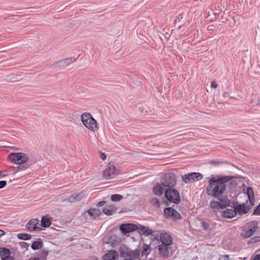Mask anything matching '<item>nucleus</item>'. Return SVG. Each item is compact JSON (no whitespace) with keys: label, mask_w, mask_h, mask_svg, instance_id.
Wrapping results in <instances>:
<instances>
[{"label":"nucleus","mask_w":260,"mask_h":260,"mask_svg":"<svg viewBox=\"0 0 260 260\" xmlns=\"http://www.w3.org/2000/svg\"><path fill=\"white\" fill-rule=\"evenodd\" d=\"M233 178L231 176H225L218 178H212L209 181V185L207 187V194L214 197L219 199L226 188V183H229Z\"/></svg>","instance_id":"obj_1"},{"label":"nucleus","mask_w":260,"mask_h":260,"mask_svg":"<svg viewBox=\"0 0 260 260\" xmlns=\"http://www.w3.org/2000/svg\"><path fill=\"white\" fill-rule=\"evenodd\" d=\"M7 159L14 164H24L19 167V169L21 170L27 169L31 164L27 163L29 160L28 157L26 154L22 152L11 153L8 156Z\"/></svg>","instance_id":"obj_2"},{"label":"nucleus","mask_w":260,"mask_h":260,"mask_svg":"<svg viewBox=\"0 0 260 260\" xmlns=\"http://www.w3.org/2000/svg\"><path fill=\"white\" fill-rule=\"evenodd\" d=\"M81 121L84 125L92 131H96L99 129L96 121L89 113H84L81 115Z\"/></svg>","instance_id":"obj_3"},{"label":"nucleus","mask_w":260,"mask_h":260,"mask_svg":"<svg viewBox=\"0 0 260 260\" xmlns=\"http://www.w3.org/2000/svg\"><path fill=\"white\" fill-rule=\"evenodd\" d=\"M257 229V222L251 221L246 223L243 227L241 235L244 238H248L252 236Z\"/></svg>","instance_id":"obj_4"},{"label":"nucleus","mask_w":260,"mask_h":260,"mask_svg":"<svg viewBox=\"0 0 260 260\" xmlns=\"http://www.w3.org/2000/svg\"><path fill=\"white\" fill-rule=\"evenodd\" d=\"M160 182L164 187L172 188L175 186L176 179L174 173H168L163 174L160 178Z\"/></svg>","instance_id":"obj_5"},{"label":"nucleus","mask_w":260,"mask_h":260,"mask_svg":"<svg viewBox=\"0 0 260 260\" xmlns=\"http://www.w3.org/2000/svg\"><path fill=\"white\" fill-rule=\"evenodd\" d=\"M165 196L170 202L176 204H178L180 202V197L178 191L172 187L165 190Z\"/></svg>","instance_id":"obj_6"},{"label":"nucleus","mask_w":260,"mask_h":260,"mask_svg":"<svg viewBox=\"0 0 260 260\" xmlns=\"http://www.w3.org/2000/svg\"><path fill=\"white\" fill-rule=\"evenodd\" d=\"M120 254L122 257L128 260H136L139 257L140 252L138 249L131 250L125 247L121 249Z\"/></svg>","instance_id":"obj_7"},{"label":"nucleus","mask_w":260,"mask_h":260,"mask_svg":"<svg viewBox=\"0 0 260 260\" xmlns=\"http://www.w3.org/2000/svg\"><path fill=\"white\" fill-rule=\"evenodd\" d=\"M203 176L199 173L192 172L182 176V179L186 183L201 180Z\"/></svg>","instance_id":"obj_8"},{"label":"nucleus","mask_w":260,"mask_h":260,"mask_svg":"<svg viewBox=\"0 0 260 260\" xmlns=\"http://www.w3.org/2000/svg\"><path fill=\"white\" fill-rule=\"evenodd\" d=\"M118 174L114 165L109 164L103 172V177L106 179L114 178Z\"/></svg>","instance_id":"obj_9"},{"label":"nucleus","mask_w":260,"mask_h":260,"mask_svg":"<svg viewBox=\"0 0 260 260\" xmlns=\"http://www.w3.org/2000/svg\"><path fill=\"white\" fill-rule=\"evenodd\" d=\"M137 229L138 225L133 223L122 224L120 226V230L124 234L135 231L137 230Z\"/></svg>","instance_id":"obj_10"},{"label":"nucleus","mask_w":260,"mask_h":260,"mask_svg":"<svg viewBox=\"0 0 260 260\" xmlns=\"http://www.w3.org/2000/svg\"><path fill=\"white\" fill-rule=\"evenodd\" d=\"M27 229L30 231H38L41 230L39 226V220L38 219L30 220L26 225Z\"/></svg>","instance_id":"obj_11"},{"label":"nucleus","mask_w":260,"mask_h":260,"mask_svg":"<svg viewBox=\"0 0 260 260\" xmlns=\"http://www.w3.org/2000/svg\"><path fill=\"white\" fill-rule=\"evenodd\" d=\"M75 60L76 59L75 57L64 58L54 62L52 64V66L53 68H56L57 67H66L74 62Z\"/></svg>","instance_id":"obj_12"},{"label":"nucleus","mask_w":260,"mask_h":260,"mask_svg":"<svg viewBox=\"0 0 260 260\" xmlns=\"http://www.w3.org/2000/svg\"><path fill=\"white\" fill-rule=\"evenodd\" d=\"M160 240L161 243L160 245H165L167 246H170L173 241L171 236L167 233H160Z\"/></svg>","instance_id":"obj_13"},{"label":"nucleus","mask_w":260,"mask_h":260,"mask_svg":"<svg viewBox=\"0 0 260 260\" xmlns=\"http://www.w3.org/2000/svg\"><path fill=\"white\" fill-rule=\"evenodd\" d=\"M169 246L165 245H159L158 246V250L161 257L166 258L169 256Z\"/></svg>","instance_id":"obj_14"},{"label":"nucleus","mask_w":260,"mask_h":260,"mask_svg":"<svg viewBox=\"0 0 260 260\" xmlns=\"http://www.w3.org/2000/svg\"><path fill=\"white\" fill-rule=\"evenodd\" d=\"M118 257V252L114 250L108 251V252L106 253L103 256L104 260H117Z\"/></svg>","instance_id":"obj_15"},{"label":"nucleus","mask_w":260,"mask_h":260,"mask_svg":"<svg viewBox=\"0 0 260 260\" xmlns=\"http://www.w3.org/2000/svg\"><path fill=\"white\" fill-rule=\"evenodd\" d=\"M236 215V211L235 209H227L222 211V216L224 218H232Z\"/></svg>","instance_id":"obj_16"},{"label":"nucleus","mask_w":260,"mask_h":260,"mask_svg":"<svg viewBox=\"0 0 260 260\" xmlns=\"http://www.w3.org/2000/svg\"><path fill=\"white\" fill-rule=\"evenodd\" d=\"M164 186L161 183H157L153 188V193L157 196H161L164 192Z\"/></svg>","instance_id":"obj_17"},{"label":"nucleus","mask_w":260,"mask_h":260,"mask_svg":"<svg viewBox=\"0 0 260 260\" xmlns=\"http://www.w3.org/2000/svg\"><path fill=\"white\" fill-rule=\"evenodd\" d=\"M234 209L236 211V214L239 213L241 215L245 214L248 212V209L244 204L235 205Z\"/></svg>","instance_id":"obj_18"},{"label":"nucleus","mask_w":260,"mask_h":260,"mask_svg":"<svg viewBox=\"0 0 260 260\" xmlns=\"http://www.w3.org/2000/svg\"><path fill=\"white\" fill-rule=\"evenodd\" d=\"M219 200V204L221 209L230 205V201L228 199L226 196L222 197V196L218 199Z\"/></svg>","instance_id":"obj_19"},{"label":"nucleus","mask_w":260,"mask_h":260,"mask_svg":"<svg viewBox=\"0 0 260 260\" xmlns=\"http://www.w3.org/2000/svg\"><path fill=\"white\" fill-rule=\"evenodd\" d=\"M51 224V220L48 216H43L41 219V225L43 227L47 228Z\"/></svg>","instance_id":"obj_20"},{"label":"nucleus","mask_w":260,"mask_h":260,"mask_svg":"<svg viewBox=\"0 0 260 260\" xmlns=\"http://www.w3.org/2000/svg\"><path fill=\"white\" fill-rule=\"evenodd\" d=\"M10 250L6 248H0V255L1 256L2 258H6L7 257H10Z\"/></svg>","instance_id":"obj_21"},{"label":"nucleus","mask_w":260,"mask_h":260,"mask_svg":"<svg viewBox=\"0 0 260 260\" xmlns=\"http://www.w3.org/2000/svg\"><path fill=\"white\" fill-rule=\"evenodd\" d=\"M43 242L41 239H38L37 241L34 242L31 245V248L33 250H37L43 247Z\"/></svg>","instance_id":"obj_22"},{"label":"nucleus","mask_w":260,"mask_h":260,"mask_svg":"<svg viewBox=\"0 0 260 260\" xmlns=\"http://www.w3.org/2000/svg\"><path fill=\"white\" fill-rule=\"evenodd\" d=\"M210 205L214 212L218 211L221 208L219 202L215 200H212L210 203Z\"/></svg>","instance_id":"obj_23"},{"label":"nucleus","mask_w":260,"mask_h":260,"mask_svg":"<svg viewBox=\"0 0 260 260\" xmlns=\"http://www.w3.org/2000/svg\"><path fill=\"white\" fill-rule=\"evenodd\" d=\"M87 213L92 218H94L100 215V210L97 209H91L87 211Z\"/></svg>","instance_id":"obj_24"},{"label":"nucleus","mask_w":260,"mask_h":260,"mask_svg":"<svg viewBox=\"0 0 260 260\" xmlns=\"http://www.w3.org/2000/svg\"><path fill=\"white\" fill-rule=\"evenodd\" d=\"M82 193H81V192L78 193V194H73L70 197L68 200L70 202H73V201H76V200L79 201L82 198Z\"/></svg>","instance_id":"obj_25"},{"label":"nucleus","mask_w":260,"mask_h":260,"mask_svg":"<svg viewBox=\"0 0 260 260\" xmlns=\"http://www.w3.org/2000/svg\"><path fill=\"white\" fill-rule=\"evenodd\" d=\"M150 251L151 249L150 246L148 245L145 244L143 246V249L141 252V255L142 256L145 255L147 256L150 253Z\"/></svg>","instance_id":"obj_26"},{"label":"nucleus","mask_w":260,"mask_h":260,"mask_svg":"<svg viewBox=\"0 0 260 260\" xmlns=\"http://www.w3.org/2000/svg\"><path fill=\"white\" fill-rule=\"evenodd\" d=\"M170 218L173 220H176L181 219V216L178 211L174 209Z\"/></svg>","instance_id":"obj_27"},{"label":"nucleus","mask_w":260,"mask_h":260,"mask_svg":"<svg viewBox=\"0 0 260 260\" xmlns=\"http://www.w3.org/2000/svg\"><path fill=\"white\" fill-rule=\"evenodd\" d=\"M17 237L19 239L28 240L31 239V235L26 233H20L18 234Z\"/></svg>","instance_id":"obj_28"},{"label":"nucleus","mask_w":260,"mask_h":260,"mask_svg":"<svg viewBox=\"0 0 260 260\" xmlns=\"http://www.w3.org/2000/svg\"><path fill=\"white\" fill-rule=\"evenodd\" d=\"M220 101L222 103H227L229 101V93L224 92L221 96Z\"/></svg>","instance_id":"obj_29"},{"label":"nucleus","mask_w":260,"mask_h":260,"mask_svg":"<svg viewBox=\"0 0 260 260\" xmlns=\"http://www.w3.org/2000/svg\"><path fill=\"white\" fill-rule=\"evenodd\" d=\"M150 204L153 206L159 207L160 206L159 200L156 198H152L150 201Z\"/></svg>","instance_id":"obj_30"},{"label":"nucleus","mask_w":260,"mask_h":260,"mask_svg":"<svg viewBox=\"0 0 260 260\" xmlns=\"http://www.w3.org/2000/svg\"><path fill=\"white\" fill-rule=\"evenodd\" d=\"M173 208L172 207L166 208L164 209V213L167 218H170L172 215Z\"/></svg>","instance_id":"obj_31"},{"label":"nucleus","mask_w":260,"mask_h":260,"mask_svg":"<svg viewBox=\"0 0 260 260\" xmlns=\"http://www.w3.org/2000/svg\"><path fill=\"white\" fill-rule=\"evenodd\" d=\"M103 212L106 215H111L113 214L114 210L113 209H110L108 207H104L103 208Z\"/></svg>","instance_id":"obj_32"},{"label":"nucleus","mask_w":260,"mask_h":260,"mask_svg":"<svg viewBox=\"0 0 260 260\" xmlns=\"http://www.w3.org/2000/svg\"><path fill=\"white\" fill-rule=\"evenodd\" d=\"M123 198V197L118 194H114L111 196V200L114 202H118L120 201Z\"/></svg>","instance_id":"obj_33"},{"label":"nucleus","mask_w":260,"mask_h":260,"mask_svg":"<svg viewBox=\"0 0 260 260\" xmlns=\"http://www.w3.org/2000/svg\"><path fill=\"white\" fill-rule=\"evenodd\" d=\"M247 193L249 199L250 200L254 198V193L252 188L251 187H248L247 189Z\"/></svg>","instance_id":"obj_34"},{"label":"nucleus","mask_w":260,"mask_h":260,"mask_svg":"<svg viewBox=\"0 0 260 260\" xmlns=\"http://www.w3.org/2000/svg\"><path fill=\"white\" fill-rule=\"evenodd\" d=\"M144 235L149 236L151 235L153 233V231L148 227L145 226Z\"/></svg>","instance_id":"obj_35"},{"label":"nucleus","mask_w":260,"mask_h":260,"mask_svg":"<svg viewBox=\"0 0 260 260\" xmlns=\"http://www.w3.org/2000/svg\"><path fill=\"white\" fill-rule=\"evenodd\" d=\"M145 229V226L140 225V226H138L137 230H138V232L140 233V234L144 235V233H145V232H144Z\"/></svg>","instance_id":"obj_36"},{"label":"nucleus","mask_w":260,"mask_h":260,"mask_svg":"<svg viewBox=\"0 0 260 260\" xmlns=\"http://www.w3.org/2000/svg\"><path fill=\"white\" fill-rule=\"evenodd\" d=\"M41 254L40 256L43 257H46L47 255H48V251L47 250L45 249H42L40 251Z\"/></svg>","instance_id":"obj_37"},{"label":"nucleus","mask_w":260,"mask_h":260,"mask_svg":"<svg viewBox=\"0 0 260 260\" xmlns=\"http://www.w3.org/2000/svg\"><path fill=\"white\" fill-rule=\"evenodd\" d=\"M202 227L204 230H207L209 228V224L207 222H202Z\"/></svg>","instance_id":"obj_38"},{"label":"nucleus","mask_w":260,"mask_h":260,"mask_svg":"<svg viewBox=\"0 0 260 260\" xmlns=\"http://www.w3.org/2000/svg\"><path fill=\"white\" fill-rule=\"evenodd\" d=\"M20 245L22 248H27L29 246V244L25 242H22L20 243Z\"/></svg>","instance_id":"obj_39"},{"label":"nucleus","mask_w":260,"mask_h":260,"mask_svg":"<svg viewBox=\"0 0 260 260\" xmlns=\"http://www.w3.org/2000/svg\"><path fill=\"white\" fill-rule=\"evenodd\" d=\"M254 214L255 215H260V203L254 210Z\"/></svg>","instance_id":"obj_40"},{"label":"nucleus","mask_w":260,"mask_h":260,"mask_svg":"<svg viewBox=\"0 0 260 260\" xmlns=\"http://www.w3.org/2000/svg\"><path fill=\"white\" fill-rule=\"evenodd\" d=\"M7 185V181L5 180L0 181V189L5 187Z\"/></svg>","instance_id":"obj_41"},{"label":"nucleus","mask_w":260,"mask_h":260,"mask_svg":"<svg viewBox=\"0 0 260 260\" xmlns=\"http://www.w3.org/2000/svg\"><path fill=\"white\" fill-rule=\"evenodd\" d=\"M100 157L102 159V160H105L106 159V155L105 153H104L103 152H100Z\"/></svg>","instance_id":"obj_42"},{"label":"nucleus","mask_w":260,"mask_h":260,"mask_svg":"<svg viewBox=\"0 0 260 260\" xmlns=\"http://www.w3.org/2000/svg\"><path fill=\"white\" fill-rule=\"evenodd\" d=\"M105 204V201H101V202H99L96 204V206L97 207H101V206H103Z\"/></svg>","instance_id":"obj_43"},{"label":"nucleus","mask_w":260,"mask_h":260,"mask_svg":"<svg viewBox=\"0 0 260 260\" xmlns=\"http://www.w3.org/2000/svg\"><path fill=\"white\" fill-rule=\"evenodd\" d=\"M218 85L215 82V81H213L211 82V87L213 88H216L217 87Z\"/></svg>","instance_id":"obj_44"},{"label":"nucleus","mask_w":260,"mask_h":260,"mask_svg":"<svg viewBox=\"0 0 260 260\" xmlns=\"http://www.w3.org/2000/svg\"><path fill=\"white\" fill-rule=\"evenodd\" d=\"M211 163L215 165H219L221 164L222 163V162L216 161L213 160L211 161Z\"/></svg>","instance_id":"obj_45"},{"label":"nucleus","mask_w":260,"mask_h":260,"mask_svg":"<svg viewBox=\"0 0 260 260\" xmlns=\"http://www.w3.org/2000/svg\"><path fill=\"white\" fill-rule=\"evenodd\" d=\"M1 260H14V258L13 257H7V258H1Z\"/></svg>","instance_id":"obj_46"},{"label":"nucleus","mask_w":260,"mask_h":260,"mask_svg":"<svg viewBox=\"0 0 260 260\" xmlns=\"http://www.w3.org/2000/svg\"><path fill=\"white\" fill-rule=\"evenodd\" d=\"M253 260H260V254L256 255L254 256Z\"/></svg>","instance_id":"obj_47"},{"label":"nucleus","mask_w":260,"mask_h":260,"mask_svg":"<svg viewBox=\"0 0 260 260\" xmlns=\"http://www.w3.org/2000/svg\"><path fill=\"white\" fill-rule=\"evenodd\" d=\"M5 232L1 230H0V237L5 235Z\"/></svg>","instance_id":"obj_48"},{"label":"nucleus","mask_w":260,"mask_h":260,"mask_svg":"<svg viewBox=\"0 0 260 260\" xmlns=\"http://www.w3.org/2000/svg\"><path fill=\"white\" fill-rule=\"evenodd\" d=\"M258 105H260V99L258 100L257 104Z\"/></svg>","instance_id":"obj_49"},{"label":"nucleus","mask_w":260,"mask_h":260,"mask_svg":"<svg viewBox=\"0 0 260 260\" xmlns=\"http://www.w3.org/2000/svg\"><path fill=\"white\" fill-rule=\"evenodd\" d=\"M33 260H38V259L35 258Z\"/></svg>","instance_id":"obj_50"},{"label":"nucleus","mask_w":260,"mask_h":260,"mask_svg":"<svg viewBox=\"0 0 260 260\" xmlns=\"http://www.w3.org/2000/svg\"><path fill=\"white\" fill-rule=\"evenodd\" d=\"M1 175V172L0 171V176Z\"/></svg>","instance_id":"obj_51"}]
</instances>
